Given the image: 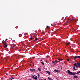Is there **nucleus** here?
Wrapping results in <instances>:
<instances>
[{"label": "nucleus", "instance_id": "12", "mask_svg": "<svg viewBox=\"0 0 80 80\" xmlns=\"http://www.w3.org/2000/svg\"><path fill=\"white\" fill-rule=\"evenodd\" d=\"M50 28V27L49 26H47V28L49 29V28Z\"/></svg>", "mask_w": 80, "mask_h": 80}, {"label": "nucleus", "instance_id": "35", "mask_svg": "<svg viewBox=\"0 0 80 80\" xmlns=\"http://www.w3.org/2000/svg\"><path fill=\"white\" fill-rule=\"evenodd\" d=\"M60 61H58V62H59Z\"/></svg>", "mask_w": 80, "mask_h": 80}, {"label": "nucleus", "instance_id": "15", "mask_svg": "<svg viewBox=\"0 0 80 80\" xmlns=\"http://www.w3.org/2000/svg\"><path fill=\"white\" fill-rule=\"evenodd\" d=\"M59 60H60L61 61H62L63 60V59H58Z\"/></svg>", "mask_w": 80, "mask_h": 80}, {"label": "nucleus", "instance_id": "23", "mask_svg": "<svg viewBox=\"0 0 80 80\" xmlns=\"http://www.w3.org/2000/svg\"><path fill=\"white\" fill-rule=\"evenodd\" d=\"M35 40H38V38H35Z\"/></svg>", "mask_w": 80, "mask_h": 80}, {"label": "nucleus", "instance_id": "31", "mask_svg": "<svg viewBox=\"0 0 80 80\" xmlns=\"http://www.w3.org/2000/svg\"><path fill=\"white\" fill-rule=\"evenodd\" d=\"M8 40V39H6L5 40Z\"/></svg>", "mask_w": 80, "mask_h": 80}, {"label": "nucleus", "instance_id": "34", "mask_svg": "<svg viewBox=\"0 0 80 80\" xmlns=\"http://www.w3.org/2000/svg\"><path fill=\"white\" fill-rule=\"evenodd\" d=\"M48 56H47V58H48Z\"/></svg>", "mask_w": 80, "mask_h": 80}, {"label": "nucleus", "instance_id": "33", "mask_svg": "<svg viewBox=\"0 0 80 80\" xmlns=\"http://www.w3.org/2000/svg\"><path fill=\"white\" fill-rule=\"evenodd\" d=\"M28 80H31V79H29Z\"/></svg>", "mask_w": 80, "mask_h": 80}, {"label": "nucleus", "instance_id": "26", "mask_svg": "<svg viewBox=\"0 0 80 80\" xmlns=\"http://www.w3.org/2000/svg\"><path fill=\"white\" fill-rule=\"evenodd\" d=\"M32 65L33 66H34V65H35L34 64V63H32Z\"/></svg>", "mask_w": 80, "mask_h": 80}, {"label": "nucleus", "instance_id": "19", "mask_svg": "<svg viewBox=\"0 0 80 80\" xmlns=\"http://www.w3.org/2000/svg\"><path fill=\"white\" fill-rule=\"evenodd\" d=\"M67 61H68V62H69L70 61V59H67Z\"/></svg>", "mask_w": 80, "mask_h": 80}, {"label": "nucleus", "instance_id": "5", "mask_svg": "<svg viewBox=\"0 0 80 80\" xmlns=\"http://www.w3.org/2000/svg\"><path fill=\"white\" fill-rule=\"evenodd\" d=\"M77 58H78V56H75L74 57V60H75Z\"/></svg>", "mask_w": 80, "mask_h": 80}, {"label": "nucleus", "instance_id": "7", "mask_svg": "<svg viewBox=\"0 0 80 80\" xmlns=\"http://www.w3.org/2000/svg\"><path fill=\"white\" fill-rule=\"evenodd\" d=\"M46 72L48 73V74H49V75H50V72L49 71H46Z\"/></svg>", "mask_w": 80, "mask_h": 80}, {"label": "nucleus", "instance_id": "28", "mask_svg": "<svg viewBox=\"0 0 80 80\" xmlns=\"http://www.w3.org/2000/svg\"><path fill=\"white\" fill-rule=\"evenodd\" d=\"M38 77H40V75L39 74H38Z\"/></svg>", "mask_w": 80, "mask_h": 80}, {"label": "nucleus", "instance_id": "1", "mask_svg": "<svg viewBox=\"0 0 80 80\" xmlns=\"http://www.w3.org/2000/svg\"><path fill=\"white\" fill-rule=\"evenodd\" d=\"M73 65L74 66V67L73 68L75 70H77V69H75V67H76V68H78L79 67L80 68V62H78L76 63H75L73 64Z\"/></svg>", "mask_w": 80, "mask_h": 80}, {"label": "nucleus", "instance_id": "20", "mask_svg": "<svg viewBox=\"0 0 80 80\" xmlns=\"http://www.w3.org/2000/svg\"><path fill=\"white\" fill-rule=\"evenodd\" d=\"M80 58V56H78V58Z\"/></svg>", "mask_w": 80, "mask_h": 80}, {"label": "nucleus", "instance_id": "8", "mask_svg": "<svg viewBox=\"0 0 80 80\" xmlns=\"http://www.w3.org/2000/svg\"><path fill=\"white\" fill-rule=\"evenodd\" d=\"M8 46V45L7 44H6V45H4V46H3L4 48H7V47Z\"/></svg>", "mask_w": 80, "mask_h": 80}, {"label": "nucleus", "instance_id": "2", "mask_svg": "<svg viewBox=\"0 0 80 80\" xmlns=\"http://www.w3.org/2000/svg\"><path fill=\"white\" fill-rule=\"evenodd\" d=\"M29 70L31 71V72H37V70H36L35 69H31V68H30L29 69Z\"/></svg>", "mask_w": 80, "mask_h": 80}, {"label": "nucleus", "instance_id": "29", "mask_svg": "<svg viewBox=\"0 0 80 80\" xmlns=\"http://www.w3.org/2000/svg\"><path fill=\"white\" fill-rule=\"evenodd\" d=\"M51 25L53 26V24H51Z\"/></svg>", "mask_w": 80, "mask_h": 80}, {"label": "nucleus", "instance_id": "6", "mask_svg": "<svg viewBox=\"0 0 80 80\" xmlns=\"http://www.w3.org/2000/svg\"><path fill=\"white\" fill-rule=\"evenodd\" d=\"M73 78H78V77L75 75L74 76H73Z\"/></svg>", "mask_w": 80, "mask_h": 80}, {"label": "nucleus", "instance_id": "22", "mask_svg": "<svg viewBox=\"0 0 80 80\" xmlns=\"http://www.w3.org/2000/svg\"><path fill=\"white\" fill-rule=\"evenodd\" d=\"M30 40H33V38H30Z\"/></svg>", "mask_w": 80, "mask_h": 80}, {"label": "nucleus", "instance_id": "11", "mask_svg": "<svg viewBox=\"0 0 80 80\" xmlns=\"http://www.w3.org/2000/svg\"><path fill=\"white\" fill-rule=\"evenodd\" d=\"M54 72H58V70H54Z\"/></svg>", "mask_w": 80, "mask_h": 80}, {"label": "nucleus", "instance_id": "25", "mask_svg": "<svg viewBox=\"0 0 80 80\" xmlns=\"http://www.w3.org/2000/svg\"><path fill=\"white\" fill-rule=\"evenodd\" d=\"M72 20H73V21L74 20H75V21H76V20H77L76 19H72Z\"/></svg>", "mask_w": 80, "mask_h": 80}, {"label": "nucleus", "instance_id": "9", "mask_svg": "<svg viewBox=\"0 0 80 80\" xmlns=\"http://www.w3.org/2000/svg\"><path fill=\"white\" fill-rule=\"evenodd\" d=\"M48 78L49 80H53V79H52V78H50V77H48Z\"/></svg>", "mask_w": 80, "mask_h": 80}, {"label": "nucleus", "instance_id": "21", "mask_svg": "<svg viewBox=\"0 0 80 80\" xmlns=\"http://www.w3.org/2000/svg\"><path fill=\"white\" fill-rule=\"evenodd\" d=\"M68 23V21H67L66 22V25H67Z\"/></svg>", "mask_w": 80, "mask_h": 80}, {"label": "nucleus", "instance_id": "3", "mask_svg": "<svg viewBox=\"0 0 80 80\" xmlns=\"http://www.w3.org/2000/svg\"><path fill=\"white\" fill-rule=\"evenodd\" d=\"M32 78L33 79H35V80H37V76L32 75Z\"/></svg>", "mask_w": 80, "mask_h": 80}, {"label": "nucleus", "instance_id": "13", "mask_svg": "<svg viewBox=\"0 0 80 80\" xmlns=\"http://www.w3.org/2000/svg\"><path fill=\"white\" fill-rule=\"evenodd\" d=\"M38 70L39 71V72H40L41 71V68H38Z\"/></svg>", "mask_w": 80, "mask_h": 80}, {"label": "nucleus", "instance_id": "4", "mask_svg": "<svg viewBox=\"0 0 80 80\" xmlns=\"http://www.w3.org/2000/svg\"><path fill=\"white\" fill-rule=\"evenodd\" d=\"M15 47V45H14V44H13L12 45H11V48L13 49Z\"/></svg>", "mask_w": 80, "mask_h": 80}, {"label": "nucleus", "instance_id": "30", "mask_svg": "<svg viewBox=\"0 0 80 80\" xmlns=\"http://www.w3.org/2000/svg\"><path fill=\"white\" fill-rule=\"evenodd\" d=\"M40 61H41V62H42V60H40Z\"/></svg>", "mask_w": 80, "mask_h": 80}, {"label": "nucleus", "instance_id": "17", "mask_svg": "<svg viewBox=\"0 0 80 80\" xmlns=\"http://www.w3.org/2000/svg\"><path fill=\"white\" fill-rule=\"evenodd\" d=\"M41 63L42 65H44V63H43V62H41Z\"/></svg>", "mask_w": 80, "mask_h": 80}, {"label": "nucleus", "instance_id": "14", "mask_svg": "<svg viewBox=\"0 0 80 80\" xmlns=\"http://www.w3.org/2000/svg\"><path fill=\"white\" fill-rule=\"evenodd\" d=\"M69 43H68V42H67V43H66V44L67 46H68V45H69Z\"/></svg>", "mask_w": 80, "mask_h": 80}, {"label": "nucleus", "instance_id": "27", "mask_svg": "<svg viewBox=\"0 0 80 80\" xmlns=\"http://www.w3.org/2000/svg\"><path fill=\"white\" fill-rule=\"evenodd\" d=\"M39 80H43L42 79H40Z\"/></svg>", "mask_w": 80, "mask_h": 80}, {"label": "nucleus", "instance_id": "10", "mask_svg": "<svg viewBox=\"0 0 80 80\" xmlns=\"http://www.w3.org/2000/svg\"><path fill=\"white\" fill-rule=\"evenodd\" d=\"M3 43V46H4V45H6V43L5 42H4Z\"/></svg>", "mask_w": 80, "mask_h": 80}, {"label": "nucleus", "instance_id": "32", "mask_svg": "<svg viewBox=\"0 0 80 80\" xmlns=\"http://www.w3.org/2000/svg\"><path fill=\"white\" fill-rule=\"evenodd\" d=\"M61 69H62V68H63L62 67H61Z\"/></svg>", "mask_w": 80, "mask_h": 80}, {"label": "nucleus", "instance_id": "16", "mask_svg": "<svg viewBox=\"0 0 80 80\" xmlns=\"http://www.w3.org/2000/svg\"><path fill=\"white\" fill-rule=\"evenodd\" d=\"M10 80H13V79H14V78H13V77H12L11 78H10Z\"/></svg>", "mask_w": 80, "mask_h": 80}, {"label": "nucleus", "instance_id": "18", "mask_svg": "<svg viewBox=\"0 0 80 80\" xmlns=\"http://www.w3.org/2000/svg\"><path fill=\"white\" fill-rule=\"evenodd\" d=\"M52 63H55V61H52Z\"/></svg>", "mask_w": 80, "mask_h": 80}, {"label": "nucleus", "instance_id": "24", "mask_svg": "<svg viewBox=\"0 0 80 80\" xmlns=\"http://www.w3.org/2000/svg\"><path fill=\"white\" fill-rule=\"evenodd\" d=\"M55 62H56V63H57V62H58V61H57V60H56V61H55Z\"/></svg>", "mask_w": 80, "mask_h": 80}]
</instances>
